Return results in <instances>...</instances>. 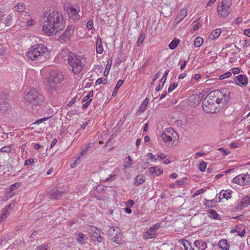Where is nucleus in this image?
I'll return each instance as SVG.
<instances>
[{
	"mask_svg": "<svg viewBox=\"0 0 250 250\" xmlns=\"http://www.w3.org/2000/svg\"><path fill=\"white\" fill-rule=\"evenodd\" d=\"M111 63L109 64V62H107V64L106 65L105 69L104 71V75L105 76H106L109 74V69L110 68Z\"/></svg>",
	"mask_w": 250,
	"mask_h": 250,
	"instance_id": "nucleus-47",
	"label": "nucleus"
},
{
	"mask_svg": "<svg viewBox=\"0 0 250 250\" xmlns=\"http://www.w3.org/2000/svg\"><path fill=\"white\" fill-rule=\"evenodd\" d=\"M34 163V159H29L25 161L24 165L27 166Z\"/></svg>",
	"mask_w": 250,
	"mask_h": 250,
	"instance_id": "nucleus-53",
	"label": "nucleus"
},
{
	"mask_svg": "<svg viewBox=\"0 0 250 250\" xmlns=\"http://www.w3.org/2000/svg\"><path fill=\"white\" fill-rule=\"evenodd\" d=\"M24 99L33 104L40 105L43 103L44 98L37 89L33 88L25 95Z\"/></svg>",
	"mask_w": 250,
	"mask_h": 250,
	"instance_id": "nucleus-7",
	"label": "nucleus"
},
{
	"mask_svg": "<svg viewBox=\"0 0 250 250\" xmlns=\"http://www.w3.org/2000/svg\"><path fill=\"white\" fill-rule=\"evenodd\" d=\"M149 166V164L148 162H145L143 164H142L141 166V168H142L143 170L146 169Z\"/></svg>",
	"mask_w": 250,
	"mask_h": 250,
	"instance_id": "nucleus-59",
	"label": "nucleus"
},
{
	"mask_svg": "<svg viewBox=\"0 0 250 250\" xmlns=\"http://www.w3.org/2000/svg\"><path fill=\"white\" fill-rule=\"evenodd\" d=\"M161 227L160 224L157 223L151 226L148 230L146 231L144 234V238L145 239H148L154 237L156 235V230L158 229Z\"/></svg>",
	"mask_w": 250,
	"mask_h": 250,
	"instance_id": "nucleus-11",
	"label": "nucleus"
},
{
	"mask_svg": "<svg viewBox=\"0 0 250 250\" xmlns=\"http://www.w3.org/2000/svg\"><path fill=\"white\" fill-rule=\"evenodd\" d=\"M181 241V244H183L184 247V248H185V250H194V249H193L191 246H190V245L189 244V243H188V241H186V242L188 244V245H186L185 243H184V240H180Z\"/></svg>",
	"mask_w": 250,
	"mask_h": 250,
	"instance_id": "nucleus-37",
	"label": "nucleus"
},
{
	"mask_svg": "<svg viewBox=\"0 0 250 250\" xmlns=\"http://www.w3.org/2000/svg\"><path fill=\"white\" fill-rule=\"evenodd\" d=\"M207 167L206 163L204 161L201 162L199 164V170L201 171H205Z\"/></svg>",
	"mask_w": 250,
	"mask_h": 250,
	"instance_id": "nucleus-42",
	"label": "nucleus"
},
{
	"mask_svg": "<svg viewBox=\"0 0 250 250\" xmlns=\"http://www.w3.org/2000/svg\"><path fill=\"white\" fill-rule=\"evenodd\" d=\"M218 150L220 151L223 152L224 155H227L229 154L230 152L229 150L225 149L223 147H219Z\"/></svg>",
	"mask_w": 250,
	"mask_h": 250,
	"instance_id": "nucleus-49",
	"label": "nucleus"
},
{
	"mask_svg": "<svg viewBox=\"0 0 250 250\" xmlns=\"http://www.w3.org/2000/svg\"><path fill=\"white\" fill-rule=\"evenodd\" d=\"M134 205V201L133 200H129L126 202V207L131 208Z\"/></svg>",
	"mask_w": 250,
	"mask_h": 250,
	"instance_id": "nucleus-52",
	"label": "nucleus"
},
{
	"mask_svg": "<svg viewBox=\"0 0 250 250\" xmlns=\"http://www.w3.org/2000/svg\"><path fill=\"white\" fill-rule=\"evenodd\" d=\"M14 206H15L14 204L11 203V204H9L8 206H6L5 208L10 210L14 208Z\"/></svg>",
	"mask_w": 250,
	"mask_h": 250,
	"instance_id": "nucleus-60",
	"label": "nucleus"
},
{
	"mask_svg": "<svg viewBox=\"0 0 250 250\" xmlns=\"http://www.w3.org/2000/svg\"><path fill=\"white\" fill-rule=\"evenodd\" d=\"M86 148H85L84 147H83L82 148L81 151L80 152V155H84L86 154L87 151Z\"/></svg>",
	"mask_w": 250,
	"mask_h": 250,
	"instance_id": "nucleus-61",
	"label": "nucleus"
},
{
	"mask_svg": "<svg viewBox=\"0 0 250 250\" xmlns=\"http://www.w3.org/2000/svg\"><path fill=\"white\" fill-rule=\"evenodd\" d=\"M201 100L198 96H191L188 99V104L191 108H196L200 104Z\"/></svg>",
	"mask_w": 250,
	"mask_h": 250,
	"instance_id": "nucleus-18",
	"label": "nucleus"
},
{
	"mask_svg": "<svg viewBox=\"0 0 250 250\" xmlns=\"http://www.w3.org/2000/svg\"><path fill=\"white\" fill-rule=\"evenodd\" d=\"M93 96V91H91L86 96H84L83 99V102L88 101L90 97Z\"/></svg>",
	"mask_w": 250,
	"mask_h": 250,
	"instance_id": "nucleus-45",
	"label": "nucleus"
},
{
	"mask_svg": "<svg viewBox=\"0 0 250 250\" xmlns=\"http://www.w3.org/2000/svg\"><path fill=\"white\" fill-rule=\"evenodd\" d=\"M201 100L198 96H191L188 99V104L191 108H196L200 104Z\"/></svg>",
	"mask_w": 250,
	"mask_h": 250,
	"instance_id": "nucleus-17",
	"label": "nucleus"
},
{
	"mask_svg": "<svg viewBox=\"0 0 250 250\" xmlns=\"http://www.w3.org/2000/svg\"><path fill=\"white\" fill-rule=\"evenodd\" d=\"M221 32V30L220 29H216L211 33L209 36V38L210 40H214L220 36Z\"/></svg>",
	"mask_w": 250,
	"mask_h": 250,
	"instance_id": "nucleus-28",
	"label": "nucleus"
},
{
	"mask_svg": "<svg viewBox=\"0 0 250 250\" xmlns=\"http://www.w3.org/2000/svg\"><path fill=\"white\" fill-rule=\"evenodd\" d=\"M145 178L142 174H138L134 180V184L135 186H139L145 182Z\"/></svg>",
	"mask_w": 250,
	"mask_h": 250,
	"instance_id": "nucleus-24",
	"label": "nucleus"
},
{
	"mask_svg": "<svg viewBox=\"0 0 250 250\" xmlns=\"http://www.w3.org/2000/svg\"><path fill=\"white\" fill-rule=\"evenodd\" d=\"M244 33L245 35L250 37V29H245L244 31Z\"/></svg>",
	"mask_w": 250,
	"mask_h": 250,
	"instance_id": "nucleus-62",
	"label": "nucleus"
},
{
	"mask_svg": "<svg viewBox=\"0 0 250 250\" xmlns=\"http://www.w3.org/2000/svg\"><path fill=\"white\" fill-rule=\"evenodd\" d=\"M124 83V81L122 80H120L118 81L114 89V91L112 93V96L113 97L115 96L118 90L120 88V87L123 85Z\"/></svg>",
	"mask_w": 250,
	"mask_h": 250,
	"instance_id": "nucleus-30",
	"label": "nucleus"
},
{
	"mask_svg": "<svg viewBox=\"0 0 250 250\" xmlns=\"http://www.w3.org/2000/svg\"><path fill=\"white\" fill-rule=\"evenodd\" d=\"M200 78L201 75L199 74H196L193 77V79L195 80H199Z\"/></svg>",
	"mask_w": 250,
	"mask_h": 250,
	"instance_id": "nucleus-63",
	"label": "nucleus"
},
{
	"mask_svg": "<svg viewBox=\"0 0 250 250\" xmlns=\"http://www.w3.org/2000/svg\"><path fill=\"white\" fill-rule=\"evenodd\" d=\"M232 182L240 186H246L250 184V178L248 174H242L235 176Z\"/></svg>",
	"mask_w": 250,
	"mask_h": 250,
	"instance_id": "nucleus-10",
	"label": "nucleus"
},
{
	"mask_svg": "<svg viewBox=\"0 0 250 250\" xmlns=\"http://www.w3.org/2000/svg\"><path fill=\"white\" fill-rule=\"evenodd\" d=\"M67 12L69 16V19L71 20H78L80 17L79 12L78 11L77 9L72 6L67 7Z\"/></svg>",
	"mask_w": 250,
	"mask_h": 250,
	"instance_id": "nucleus-15",
	"label": "nucleus"
},
{
	"mask_svg": "<svg viewBox=\"0 0 250 250\" xmlns=\"http://www.w3.org/2000/svg\"><path fill=\"white\" fill-rule=\"evenodd\" d=\"M169 72V70L168 69H167L165 73L162 77V78L160 80V83H162V86L164 85V84L167 80V76Z\"/></svg>",
	"mask_w": 250,
	"mask_h": 250,
	"instance_id": "nucleus-36",
	"label": "nucleus"
},
{
	"mask_svg": "<svg viewBox=\"0 0 250 250\" xmlns=\"http://www.w3.org/2000/svg\"><path fill=\"white\" fill-rule=\"evenodd\" d=\"M93 26V23L92 21L89 20L87 23V27L89 29H91Z\"/></svg>",
	"mask_w": 250,
	"mask_h": 250,
	"instance_id": "nucleus-57",
	"label": "nucleus"
},
{
	"mask_svg": "<svg viewBox=\"0 0 250 250\" xmlns=\"http://www.w3.org/2000/svg\"><path fill=\"white\" fill-rule=\"evenodd\" d=\"M84 235L81 232H79L77 234L76 240L78 242H79V243H80L81 244H83V243H84Z\"/></svg>",
	"mask_w": 250,
	"mask_h": 250,
	"instance_id": "nucleus-33",
	"label": "nucleus"
},
{
	"mask_svg": "<svg viewBox=\"0 0 250 250\" xmlns=\"http://www.w3.org/2000/svg\"><path fill=\"white\" fill-rule=\"evenodd\" d=\"M126 158L128 159V161L126 163V168L132 167V165L134 164L133 160L131 159L130 156H128Z\"/></svg>",
	"mask_w": 250,
	"mask_h": 250,
	"instance_id": "nucleus-38",
	"label": "nucleus"
},
{
	"mask_svg": "<svg viewBox=\"0 0 250 250\" xmlns=\"http://www.w3.org/2000/svg\"><path fill=\"white\" fill-rule=\"evenodd\" d=\"M72 26H67L64 32L60 36V41L62 43H65L70 41Z\"/></svg>",
	"mask_w": 250,
	"mask_h": 250,
	"instance_id": "nucleus-14",
	"label": "nucleus"
},
{
	"mask_svg": "<svg viewBox=\"0 0 250 250\" xmlns=\"http://www.w3.org/2000/svg\"><path fill=\"white\" fill-rule=\"evenodd\" d=\"M204 191H205V190L203 188L199 189L195 192V193L193 194V196L195 197V196H197L200 194H202V193H204Z\"/></svg>",
	"mask_w": 250,
	"mask_h": 250,
	"instance_id": "nucleus-56",
	"label": "nucleus"
},
{
	"mask_svg": "<svg viewBox=\"0 0 250 250\" xmlns=\"http://www.w3.org/2000/svg\"><path fill=\"white\" fill-rule=\"evenodd\" d=\"M203 43V39L200 37L195 38L194 42V46L196 47H200Z\"/></svg>",
	"mask_w": 250,
	"mask_h": 250,
	"instance_id": "nucleus-31",
	"label": "nucleus"
},
{
	"mask_svg": "<svg viewBox=\"0 0 250 250\" xmlns=\"http://www.w3.org/2000/svg\"><path fill=\"white\" fill-rule=\"evenodd\" d=\"M236 84L240 86H246L248 83L247 77L244 75H239L236 77Z\"/></svg>",
	"mask_w": 250,
	"mask_h": 250,
	"instance_id": "nucleus-16",
	"label": "nucleus"
},
{
	"mask_svg": "<svg viewBox=\"0 0 250 250\" xmlns=\"http://www.w3.org/2000/svg\"><path fill=\"white\" fill-rule=\"evenodd\" d=\"M48 56V49L42 44H36L32 46L26 53L27 58L39 62H44Z\"/></svg>",
	"mask_w": 250,
	"mask_h": 250,
	"instance_id": "nucleus-2",
	"label": "nucleus"
},
{
	"mask_svg": "<svg viewBox=\"0 0 250 250\" xmlns=\"http://www.w3.org/2000/svg\"><path fill=\"white\" fill-rule=\"evenodd\" d=\"M250 205V195L249 196H246L244 197L239 206H240V209L248 207Z\"/></svg>",
	"mask_w": 250,
	"mask_h": 250,
	"instance_id": "nucleus-23",
	"label": "nucleus"
},
{
	"mask_svg": "<svg viewBox=\"0 0 250 250\" xmlns=\"http://www.w3.org/2000/svg\"><path fill=\"white\" fill-rule=\"evenodd\" d=\"M231 76V73L229 72H227L219 77V80H224L226 78H229Z\"/></svg>",
	"mask_w": 250,
	"mask_h": 250,
	"instance_id": "nucleus-39",
	"label": "nucleus"
},
{
	"mask_svg": "<svg viewBox=\"0 0 250 250\" xmlns=\"http://www.w3.org/2000/svg\"><path fill=\"white\" fill-rule=\"evenodd\" d=\"M106 82H107V81H106V79L104 78H101L98 79L96 81V84L98 85L101 83L106 84Z\"/></svg>",
	"mask_w": 250,
	"mask_h": 250,
	"instance_id": "nucleus-44",
	"label": "nucleus"
},
{
	"mask_svg": "<svg viewBox=\"0 0 250 250\" xmlns=\"http://www.w3.org/2000/svg\"><path fill=\"white\" fill-rule=\"evenodd\" d=\"M164 86H162V83H160L158 85H157L156 87V91H160L163 87Z\"/></svg>",
	"mask_w": 250,
	"mask_h": 250,
	"instance_id": "nucleus-64",
	"label": "nucleus"
},
{
	"mask_svg": "<svg viewBox=\"0 0 250 250\" xmlns=\"http://www.w3.org/2000/svg\"><path fill=\"white\" fill-rule=\"evenodd\" d=\"M21 183H20V182L16 183L13 184L12 185H11L10 188L11 190H14L18 189L21 186Z\"/></svg>",
	"mask_w": 250,
	"mask_h": 250,
	"instance_id": "nucleus-43",
	"label": "nucleus"
},
{
	"mask_svg": "<svg viewBox=\"0 0 250 250\" xmlns=\"http://www.w3.org/2000/svg\"><path fill=\"white\" fill-rule=\"evenodd\" d=\"M187 14L188 10L187 8H183L182 9L180 13L175 19L174 24L175 25L178 24L185 17L187 16Z\"/></svg>",
	"mask_w": 250,
	"mask_h": 250,
	"instance_id": "nucleus-19",
	"label": "nucleus"
},
{
	"mask_svg": "<svg viewBox=\"0 0 250 250\" xmlns=\"http://www.w3.org/2000/svg\"><path fill=\"white\" fill-rule=\"evenodd\" d=\"M36 250H48L47 246L43 245V246H39L37 247Z\"/></svg>",
	"mask_w": 250,
	"mask_h": 250,
	"instance_id": "nucleus-54",
	"label": "nucleus"
},
{
	"mask_svg": "<svg viewBox=\"0 0 250 250\" xmlns=\"http://www.w3.org/2000/svg\"><path fill=\"white\" fill-rule=\"evenodd\" d=\"M149 99L147 98H146L143 102V103L141 104L140 106V109H146L147 107V105L148 103Z\"/></svg>",
	"mask_w": 250,
	"mask_h": 250,
	"instance_id": "nucleus-41",
	"label": "nucleus"
},
{
	"mask_svg": "<svg viewBox=\"0 0 250 250\" xmlns=\"http://www.w3.org/2000/svg\"><path fill=\"white\" fill-rule=\"evenodd\" d=\"M145 39V35L143 34H141L140 36L139 37L137 44L138 46H140L142 44V43L143 42Z\"/></svg>",
	"mask_w": 250,
	"mask_h": 250,
	"instance_id": "nucleus-40",
	"label": "nucleus"
},
{
	"mask_svg": "<svg viewBox=\"0 0 250 250\" xmlns=\"http://www.w3.org/2000/svg\"><path fill=\"white\" fill-rule=\"evenodd\" d=\"M107 233L112 241L118 244L124 243V240L122 239V234L120 233L119 228L112 227L108 229Z\"/></svg>",
	"mask_w": 250,
	"mask_h": 250,
	"instance_id": "nucleus-9",
	"label": "nucleus"
},
{
	"mask_svg": "<svg viewBox=\"0 0 250 250\" xmlns=\"http://www.w3.org/2000/svg\"><path fill=\"white\" fill-rule=\"evenodd\" d=\"M180 40L177 38H174L172 42H170L168 45L169 48L171 50L174 49L180 43Z\"/></svg>",
	"mask_w": 250,
	"mask_h": 250,
	"instance_id": "nucleus-29",
	"label": "nucleus"
},
{
	"mask_svg": "<svg viewBox=\"0 0 250 250\" xmlns=\"http://www.w3.org/2000/svg\"><path fill=\"white\" fill-rule=\"evenodd\" d=\"M89 233L90 234L91 238L94 241H98L102 242L103 238L101 236V230L94 227H92L90 230Z\"/></svg>",
	"mask_w": 250,
	"mask_h": 250,
	"instance_id": "nucleus-12",
	"label": "nucleus"
},
{
	"mask_svg": "<svg viewBox=\"0 0 250 250\" xmlns=\"http://www.w3.org/2000/svg\"><path fill=\"white\" fill-rule=\"evenodd\" d=\"M43 31L48 36L57 34L65 27V21L62 14L52 10L44 13L41 18Z\"/></svg>",
	"mask_w": 250,
	"mask_h": 250,
	"instance_id": "nucleus-1",
	"label": "nucleus"
},
{
	"mask_svg": "<svg viewBox=\"0 0 250 250\" xmlns=\"http://www.w3.org/2000/svg\"><path fill=\"white\" fill-rule=\"evenodd\" d=\"M147 156L149 157L153 162H156L157 158L155 157V156L153 155L152 153H148L146 155Z\"/></svg>",
	"mask_w": 250,
	"mask_h": 250,
	"instance_id": "nucleus-55",
	"label": "nucleus"
},
{
	"mask_svg": "<svg viewBox=\"0 0 250 250\" xmlns=\"http://www.w3.org/2000/svg\"><path fill=\"white\" fill-rule=\"evenodd\" d=\"M104 50L103 45H102V39L100 37H98L97 39L96 42V51L97 53L101 54L103 53Z\"/></svg>",
	"mask_w": 250,
	"mask_h": 250,
	"instance_id": "nucleus-25",
	"label": "nucleus"
},
{
	"mask_svg": "<svg viewBox=\"0 0 250 250\" xmlns=\"http://www.w3.org/2000/svg\"><path fill=\"white\" fill-rule=\"evenodd\" d=\"M194 244L199 250H205L207 248V245L206 242L201 239L196 240Z\"/></svg>",
	"mask_w": 250,
	"mask_h": 250,
	"instance_id": "nucleus-22",
	"label": "nucleus"
},
{
	"mask_svg": "<svg viewBox=\"0 0 250 250\" xmlns=\"http://www.w3.org/2000/svg\"><path fill=\"white\" fill-rule=\"evenodd\" d=\"M208 212L210 215V217L213 219H218L219 215L218 213L213 209H209Z\"/></svg>",
	"mask_w": 250,
	"mask_h": 250,
	"instance_id": "nucleus-35",
	"label": "nucleus"
},
{
	"mask_svg": "<svg viewBox=\"0 0 250 250\" xmlns=\"http://www.w3.org/2000/svg\"><path fill=\"white\" fill-rule=\"evenodd\" d=\"M8 216L6 215L5 213H2L1 215H0V222H4Z\"/></svg>",
	"mask_w": 250,
	"mask_h": 250,
	"instance_id": "nucleus-50",
	"label": "nucleus"
},
{
	"mask_svg": "<svg viewBox=\"0 0 250 250\" xmlns=\"http://www.w3.org/2000/svg\"><path fill=\"white\" fill-rule=\"evenodd\" d=\"M56 112H54V110H52L51 112V113L48 114V116L41 118L40 119L37 120L34 123H33L34 125H39L40 124L43 122L44 121H45L49 119L50 118H51L53 115L56 114Z\"/></svg>",
	"mask_w": 250,
	"mask_h": 250,
	"instance_id": "nucleus-27",
	"label": "nucleus"
},
{
	"mask_svg": "<svg viewBox=\"0 0 250 250\" xmlns=\"http://www.w3.org/2000/svg\"><path fill=\"white\" fill-rule=\"evenodd\" d=\"M232 193V190L229 189L228 190H222L220 191L218 195L219 200H216L217 202H220L221 199L225 198L228 199L231 198V195Z\"/></svg>",
	"mask_w": 250,
	"mask_h": 250,
	"instance_id": "nucleus-20",
	"label": "nucleus"
},
{
	"mask_svg": "<svg viewBox=\"0 0 250 250\" xmlns=\"http://www.w3.org/2000/svg\"><path fill=\"white\" fill-rule=\"evenodd\" d=\"M81 156L82 155H80V153L78 154H77V160L74 163H73V164H72L71 165V167H75L76 164H78L80 162V158Z\"/></svg>",
	"mask_w": 250,
	"mask_h": 250,
	"instance_id": "nucleus-51",
	"label": "nucleus"
},
{
	"mask_svg": "<svg viewBox=\"0 0 250 250\" xmlns=\"http://www.w3.org/2000/svg\"><path fill=\"white\" fill-rule=\"evenodd\" d=\"M177 83H174L172 84H171L168 87V92H171L172 91H173L175 88L177 87Z\"/></svg>",
	"mask_w": 250,
	"mask_h": 250,
	"instance_id": "nucleus-48",
	"label": "nucleus"
},
{
	"mask_svg": "<svg viewBox=\"0 0 250 250\" xmlns=\"http://www.w3.org/2000/svg\"><path fill=\"white\" fill-rule=\"evenodd\" d=\"M231 0H223L217 8L219 15L222 18L226 17L231 12Z\"/></svg>",
	"mask_w": 250,
	"mask_h": 250,
	"instance_id": "nucleus-8",
	"label": "nucleus"
},
{
	"mask_svg": "<svg viewBox=\"0 0 250 250\" xmlns=\"http://www.w3.org/2000/svg\"><path fill=\"white\" fill-rule=\"evenodd\" d=\"M219 248L223 250H229V244L226 239L220 240L218 243Z\"/></svg>",
	"mask_w": 250,
	"mask_h": 250,
	"instance_id": "nucleus-21",
	"label": "nucleus"
},
{
	"mask_svg": "<svg viewBox=\"0 0 250 250\" xmlns=\"http://www.w3.org/2000/svg\"><path fill=\"white\" fill-rule=\"evenodd\" d=\"M64 194V191H60L57 188H54L48 193V195L50 199L58 200L60 199Z\"/></svg>",
	"mask_w": 250,
	"mask_h": 250,
	"instance_id": "nucleus-13",
	"label": "nucleus"
},
{
	"mask_svg": "<svg viewBox=\"0 0 250 250\" xmlns=\"http://www.w3.org/2000/svg\"><path fill=\"white\" fill-rule=\"evenodd\" d=\"M11 107L10 104L6 102L0 103V109H7Z\"/></svg>",
	"mask_w": 250,
	"mask_h": 250,
	"instance_id": "nucleus-34",
	"label": "nucleus"
},
{
	"mask_svg": "<svg viewBox=\"0 0 250 250\" xmlns=\"http://www.w3.org/2000/svg\"><path fill=\"white\" fill-rule=\"evenodd\" d=\"M64 79L62 72L58 71H53L50 73L47 79V85L53 91L57 89V85L61 83Z\"/></svg>",
	"mask_w": 250,
	"mask_h": 250,
	"instance_id": "nucleus-6",
	"label": "nucleus"
},
{
	"mask_svg": "<svg viewBox=\"0 0 250 250\" xmlns=\"http://www.w3.org/2000/svg\"><path fill=\"white\" fill-rule=\"evenodd\" d=\"M67 61L74 73L78 74L80 72L83 67L81 56L70 52L68 54Z\"/></svg>",
	"mask_w": 250,
	"mask_h": 250,
	"instance_id": "nucleus-5",
	"label": "nucleus"
},
{
	"mask_svg": "<svg viewBox=\"0 0 250 250\" xmlns=\"http://www.w3.org/2000/svg\"><path fill=\"white\" fill-rule=\"evenodd\" d=\"M11 150V147H10V146H3L2 148H1V149H0V151L1 152L8 153V152H10Z\"/></svg>",
	"mask_w": 250,
	"mask_h": 250,
	"instance_id": "nucleus-46",
	"label": "nucleus"
},
{
	"mask_svg": "<svg viewBox=\"0 0 250 250\" xmlns=\"http://www.w3.org/2000/svg\"><path fill=\"white\" fill-rule=\"evenodd\" d=\"M206 101L209 103L208 105L215 102L218 104L222 103L224 104L227 103L225 95L219 90H214L209 92L203 100V106L205 104Z\"/></svg>",
	"mask_w": 250,
	"mask_h": 250,
	"instance_id": "nucleus-4",
	"label": "nucleus"
},
{
	"mask_svg": "<svg viewBox=\"0 0 250 250\" xmlns=\"http://www.w3.org/2000/svg\"><path fill=\"white\" fill-rule=\"evenodd\" d=\"M232 72L234 74H239L240 72V70L238 67L233 68L232 69Z\"/></svg>",
	"mask_w": 250,
	"mask_h": 250,
	"instance_id": "nucleus-58",
	"label": "nucleus"
},
{
	"mask_svg": "<svg viewBox=\"0 0 250 250\" xmlns=\"http://www.w3.org/2000/svg\"><path fill=\"white\" fill-rule=\"evenodd\" d=\"M15 11L21 13L23 12L25 9L24 5L23 3H18L15 7Z\"/></svg>",
	"mask_w": 250,
	"mask_h": 250,
	"instance_id": "nucleus-32",
	"label": "nucleus"
},
{
	"mask_svg": "<svg viewBox=\"0 0 250 250\" xmlns=\"http://www.w3.org/2000/svg\"><path fill=\"white\" fill-rule=\"evenodd\" d=\"M148 171L150 174H155L156 176L160 175L163 172L162 169L159 168L157 167H150Z\"/></svg>",
	"mask_w": 250,
	"mask_h": 250,
	"instance_id": "nucleus-26",
	"label": "nucleus"
},
{
	"mask_svg": "<svg viewBox=\"0 0 250 250\" xmlns=\"http://www.w3.org/2000/svg\"><path fill=\"white\" fill-rule=\"evenodd\" d=\"M178 138V134L171 127L166 128L159 137V139L164 143L166 146L169 147H171L174 145Z\"/></svg>",
	"mask_w": 250,
	"mask_h": 250,
	"instance_id": "nucleus-3",
	"label": "nucleus"
}]
</instances>
